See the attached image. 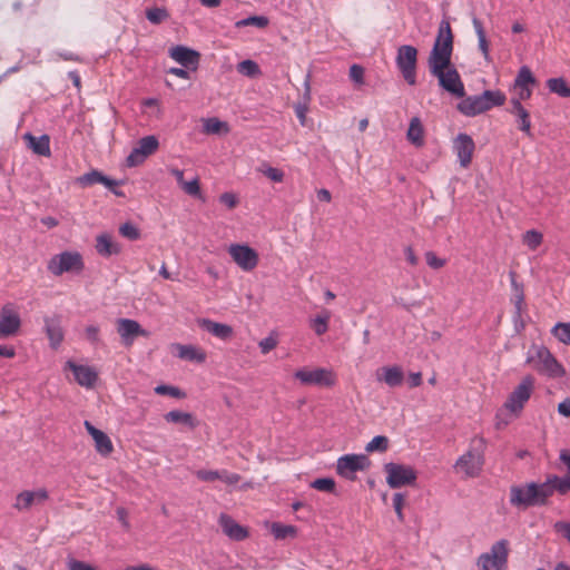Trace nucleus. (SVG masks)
<instances>
[{"label": "nucleus", "mask_w": 570, "mask_h": 570, "mask_svg": "<svg viewBox=\"0 0 570 570\" xmlns=\"http://www.w3.org/2000/svg\"><path fill=\"white\" fill-rule=\"evenodd\" d=\"M406 138L415 147H422L424 145V129L420 118L413 117L410 120Z\"/></svg>", "instance_id": "2f4dec72"}, {"label": "nucleus", "mask_w": 570, "mask_h": 570, "mask_svg": "<svg viewBox=\"0 0 570 570\" xmlns=\"http://www.w3.org/2000/svg\"><path fill=\"white\" fill-rule=\"evenodd\" d=\"M549 90L563 98H570V88L563 78H551L547 81Z\"/></svg>", "instance_id": "58836bf2"}, {"label": "nucleus", "mask_w": 570, "mask_h": 570, "mask_svg": "<svg viewBox=\"0 0 570 570\" xmlns=\"http://www.w3.org/2000/svg\"><path fill=\"white\" fill-rule=\"evenodd\" d=\"M174 347L177 350V356L181 360L204 363L207 358L205 351L194 345L175 344Z\"/></svg>", "instance_id": "cd10ccee"}, {"label": "nucleus", "mask_w": 570, "mask_h": 570, "mask_svg": "<svg viewBox=\"0 0 570 570\" xmlns=\"http://www.w3.org/2000/svg\"><path fill=\"white\" fill-rule=\"evenodd\" d=\"M488 109L500 107L505 102V95L500 90H484L480 94Z\"/></svg>", "instance_id": "e433bc0d"}, {"label": "nucleus", "mask_w": 570, "mask_h": 570, "mask_svg": "<svg viewBox=\"0 0 570 570\" xmlns=\"http://www.w3.org/2000/svg\"><path fill=\"white\" fill-rule=\"evenodd\" d=\"M48 271L55 276L68 272H80L83 268L82 256L77 252H62L50 258Z\"/></svg>", "instance_id": "423d86ee"}, {"label": "nucleus", "mask_w": 570, "mask_h": 570, "mask_svg": "<svg viewBox=\"0 0 570 570\" xmlns=\"http://www.w3.org/2000/svg\"><path fill=\"white\" fill-rule=\"evenodd\" d=\"M389 448V439L384 435L374 436L365 446L366 452H385Z\"/></svg>", "instance_id": "c03bdc74"}, {"label": "nucleus", "mask_w": 570, "mask_h": 570, "mask_svg": "<svg viewBox=\"0 0 570 570\" xmlns=\"http://www.w3.org/2000/svg\"><path fill=\"white\" fill-rule=\"evenodd\" d=\"M169 56L186 69L196 70L200 55L184 46H176L169 50Z\"/></svg>", "instance_id": "a211bd4d"}, {"label": "nucleus", "mask_w": 570, "mask_h": 570, "mask_svg": "<svg viewBox=\"0 0 570 570\" xmlns=\"http://www.w3.org/2000/svg\"><path fill=\"white\" fill-rule=\"evenodd\" d=\"M542 240L543 235L535 229L528 230L523 235L524 245H527L532 250L537 249L542 244Z\"/></svg>", "instance_id": "de8ad7c7"}, {"label": "nucleus", "mask_w": 570, "mask_h": 570, "mask_svg": "<svg viewBox=\"0 0 570 570\" xmlns=\"http://www.w3.org/2000/svg\"><path fill=\"white\" fill-rule=\"evenodd\" d=\"M527 363L532 364L533 368L539 374L548 377L559 379L566 373L564 367L558 362L552 353L542 345L533 347V353L527 357Z\"/></svg>", "instance_id": "f03ea898"}, {"label": "nucleus", "mask_w": 570, "mask_h": 570, "mask_svg": "<svg viewBox=\"0 0 570 570\" xmlns=\"http://www.w3.org/2000/svg\"><path fill=\"white\" fill-rule=\"evenodd\" d=\"M21 318L11 304H6L0 311V338H7L18 333Z\"/></svg>", "instance_id": "4468645a"}, {"label": "nucleus", "mask_w": 570, "mask_h": 570, "mask_svg": "<svg viewBox=\"0 0 570 570\" xmlns=\"http://www.w3.org/2000/svg\"><path fill=\"white\" fill-rule=\"evenodd\" d=\"M514 96L511 97L510 100H518V102H522L523 100H528L532 96V90L529 88H513Z\"/></svg>", "instance_id": "0e129e2a"}, {"label": "nucleus", "mask_w": 570, "mask_h": 570, "mask_svg": "<svg viewBox=\"0 0 570 570\" xmlns=\"http://www.w3.org/2000/svg\"><path fill=\"white\" fill-rule=\"evenodd\" d=\"M159 147L158 139L150 135L139 139L137 146L130 151L126 158L128 167L141 165L146 158L153 155Z\"/></svg>", "instance_id": "f8f14e48"}, {"label": "nucleus", "mask_w": 570, "mask_h": 570, "mask_svg": "<svg viewBox=\"0 0 570 570\" xmlns=\"http://www.w3.org/2000/svg\"><path fill=\"white\" fill-rule=\"evenodd\" d=\"M77 184L81 187L92 186L95 184H102L105 187L112 189L118 185V181L105 176L101 171L92 169L77 178Z\"/></svg>", "instance_id": "393cba45"}, {"label": "nucleus", "mask_w": 570, "mask_h": 570, "mask_svg": "<svg viewBox=\"0 0 570 570\" xmlns=\"http://www.w3.org/2000/svg\"><path fill=\"white\" fill-rule=\"evenodd\" d=\"M146 17L149 22L158 24L168 18V12L164 8H151L146 11Z\"/></svg>", "instance_id": "09e8293b"}, {"label": "nucleus", "mask_w": 570, "mask_h": 570, "mask_svg": "<svg viewBox=\"0 0 570 570\" xmlns=\"http://www.w3.org/2000/svg\"><path fill=\"white\" fill-rule=\"evenodd\" d=\"M509 112L515 117V121L518 122V128L527 136H531L530 114L522 106V104L518 102V100H510Z\"/></svg>", "instance_id": "b1692460"}, {"label": "nucleus", "mask_w": 570, "mask_h": 570, "mask_svg": "<svg viewBox=\"0 0 570 570\" xmlns=\"http://www.w3.org/2000/svg\"><path fill=\"white\" fill-rule=\"evenodd\" d=\"M83 425L95 441L96 451L104 456L109 455L114 450L110 438L105 432L94 426L89 421H85Z\"/></svg>", "instance_id": "aec40b11"}, {"label": "nucleus", "mask_w": 570, "mask_h": 570, "mask_svg": "<svg viewBox=\"0 0 570 570\" xmlns=\"http://www.w3.org/2000/svg\"><path fill=\"white\" fill-rule=\"evenodd\" d=\"M96 249L99 255L109 257L120 252V246L115 243L108 234H101L97 236Z\"/></svg>", "instance_id": "c756f323"}, {"label": "nucleus", "mask_w": 570, "mask_h": 570, "mask_svg": "<svg viewBox=\"0 0 570 570\" xmlns=\"http://www.w3.org/2000/svg\"><path fill=\"white\" fill-rule=\"evenodd\" d=\"M117 332L122 343L127 346L131 345L137 336H147L148 333L137 321L129 318H120L117 322Z\"/></svg>", "instance_id": "dca6fc26"}, {"label": "nucleus", "mask_w": 570, "mask_h": 570, "mask_svg": "<svg viewBox=\"0 0 570 570\" xmlns=\"http://www.w3.org/2000/svg\"><path fill=\"white\" fill-rule=\"evenodd\" d=\"M475 145L473 139L466 134H459L453 142V149L459 158L460 165L466 168L472 160Z\"/></svg>", "instance_id": "f3484780"}, {"label": "nucleus", "mask_w": 570, "mask_h": 570, "mask_svg": "<svg viewBox=\"0 0 570 570\" xmlns=\"http://www.w3.org/2000/svg\"><path fill=\"white\" fill-rule=\"evenodd\" d=\"M556 532L562 534L570 543V522L558 521L553 525Z\"/></svg>", "instance_id": "338daca9"}, {"label": "nucleus", "mask_w": 570, "mask_h": 570, "mask_svg": "<svg viewBox=\"0 0 570 570\" xmlns=\"http://www.w3.org/2000/svg\"><path fill=\"white\" fill-rule=\"evenodd\" d=\"M511 286H512V303L515 308V315L521 316L523 307H524V292H523V285L519 284L515 278V273L510 272L509 274Z\"/></svg>", "instance_id": "473e14b6"}, {"label": "nucleus", "mask_w": 570, "mask_h": 570, "mask_svg": "<svg viewBox=\"0 0 570 570\" xmlns=\"http://www.w3.org/2000/svg\"><path fill=\"white\" fill-rule=\"evenodd\" d=\"M350 77L354 82L358 85L363 83L364 69L358 65L351 66Z\"/></svg>", "instance_id": "69168bd1"}, {"label": "nucleus", "mask_w": 570, "mask_h": 570, "mask_svg": "<svg viewBox=\"0 0 570 570\" xmlns=\"http://www.w3.org/2000/svg\"><path fill=\"white\" fill-rule=\"evenodd\" d=\"M425 259L426 264L433 269H439L445 265V259L438 257L434 252H426Z\"/></svg>", "instance_id": "13d9d810"}, {"label": "nucleus", "mask_w": 570, "mask_h": 570, "mask_svg": "<svg viewBox=\"0 0 570 570\" xmlns=\"http://www.w3.org/2000/svg\"><path fill=\"white\" fill-rule=\"evenodd\" d=\"M395 62L404 80L410 86H414L416 83L417 49L411 45L399 47Z\"/></svg>", "instance_id": "39448f33"}, {"label": "nucleus", "mask_w": 570, "mask_h": 570, "mask_svg": "<svg viewBox=\"0 0 570 570\" xmlns=\"http://www.w3.org/2000/svg\"><path fill=\"white\" fill-rule=\"evenodd\" d=\"M552 480L554 483L556 492L560 494H567L568 492H570V474L563 478L553 474Z\"/></svg>", "instance_id": "3c124183"}, {"label": "nucleus", "mask_w": 570, "mask_h": 570, "mask_svg": "<svg viewBox=\"0 0 570 570\" xmlns=\"http://www.w3.org/2000/svg\"><path fill=\"white\" fill-rule=\"evenodd\" d=\"M472 23H473L474 31L478 36L479 49L481 50L484 58L488 60L490 57L489 42L485 37V31H484L483 24L478 18H473Z\"/></svg>", "instance_id": "4c0bfd02"}, {"label": "nucleus", "mask_w": 570, "mask_h": 570, "mask_svg": "<svg viewBox=\"0 0 570 570\" xmlns=\"http://www.w3.org/2000/svg\"><path fill=\"white\" fill-rule=\"evenodd\" d=\"M379 382H384L390 387H397L404 381V372L399 365L383 366L375 373Z\"/></svg>", "instance_id": "412c9836"}, {"label": "nucleus", "mask_w": 570, "mask_h": 570, "mask_svg": "<svg viewBox=\"0 0 570 570\" xmlns=\"http://www.w3.org/2000/svg\"><path fill=\"white\" fill-rule=\"evenodd\" d=\"M65 368L70 370L73 373L76 382L86 389L94 387L98 380V373L92 366L79 365L68 360L65 364Z\"/></svg>", "instance_id": "2eb2a0df"}, {"label": "nucleus", "mask_w": 570, "mask_h": 570, "mask_svg": "<svg viewBox=\"0 0 570 570\" xmlns=\"http://www.w3.org/2000/svg\"><path fill=\"white\" fill-rule=\"evenodd\" d=\"M276 345H277V340L272 335L263 338L258 344L261 352L263 354L269 353L272 350H274L276 347Z\"/></svg>", "instance_id": "680f3d73"}, {"label": "nucleus", "mask_w": 570, "mask_h": 570, "mask_svg": "<svg viewBox=\"0 0 570 570\" xmlns=\"http://www.w3.org/2000/svg\"><path fill=\"white\" fill-rule=\"evenodd\" d=\"M452 52V29L450 22L443 19L439 24L438 35L428 59L429 70L432 76L438 78L442 89L458 98H463L465 95L464 83L451 61Z\"/></svg>", "instance_id": "f257e3e1"}, {"label": "nucleus", "mask_w": 570, "mask_h": 570, "mask_svg": "<svg viewBox=\"0 0 570 570\" xmlns=\"http://www.w3.org/2000/svg\"><path fill=\"white\" fill-rule=\"evenodd\" d=\"M203 127H204V131L206 134H220L223 129L225 130V132L228 131L227 124L224 122V121H220L217 118H207V119H205L204 124H203Z\"/></svg>", "instance_id": "37998d69"}, {"label": "nucleus", "mask_w": 570, "mask_h": 570, "mask_svg": "<svg viewBox=\"0 0 570 570\" xmlns=\"http://www.w3.org/2000/svg\"><path fill=\"white\" fill-rule=\"evenodd\" d=\"M228 254L234 263L244 272H252L259 262L258 253L246 244H230Z\"/></svg>", "instance_id": "6e6552de"}, {"label": "nucleus", "mask_w": 570, "mask_h": 570, "mask_svg": "<svg viewBox=\"0 0 570 570\" xmlns=\"http://www.w3.org/2000/svg\"><path fill=\"white\" fill-rule=\"evenodd\" d=\"M45 328L52 348H57L63 341V331L59 318H45Z\"/></svg>", "instance_id": "c85d7f7f"}, {"label": "nucleus", "mask_w": 570, "mask_h": 570, "mask_svg": "<svg viewBox=\"0 0 570 570\" xmlns=\"http://www.w3.org/2000/svg\"><path fill=\"white\" fill-rule=\"evenodd\" d=\"M303 385H317V386H332L335 383V375L331 370L316 367V368H299L294 373Z\"/></svg>", "instance_id": "9d476101"}, {"label": "nucleus", "mask_w": 570, "mask_h": 570, "mask_svg": "<svg viewBox=\"0 0 570 570\" xmlns=\"http://www.w3.org/2000/svg\"><path fill=\"white\" fill-rule=\"evenodd\" d=\"M509 542L501 539L493 543L489 552L479 556L476 566L480 570H504L508 563Z\"/></svg>", "instance_id": "20e7f679"}, {"label": "nucleus", "mask_w": 570, "mask_h": 570, "mask_svg": "<svg viewBox=\"0 0 570 570\" xmlns=\"http://www.w3.org/2000/svg\"><path fill=\"white\" fill-rule=\"evenodd\" d=\"M303 86H304V94H303V97H302V101L297 102L294 106V109H295L296 117L299 120V124L302 126H305L306 125V115L308 112V106H309V102H311V99H312V96H311V73L309 72L305 76Z\"/></svg>", "instance_id": "a878e982"}, {"label": "nucleus", "mask_w": 570, "mask_h": 570, "mask_svg": "<svg viewBox=\"0 0 570 570\" xmlns=\"http://www.w3.org/2000/svg\"><path fill=\"white\" fill-rule=\"evenodd\" d=\"M219 202L227 206L229 209H233L238 204V198L234 193H224L219 196Z\"/></svg>", "instance_id": "e2e57ef3"}, {"label": "nucleus", "mask_w": 570, "mask_h": 570, "mask_svg": "<svg viewBox=\"0 0 570 570\" xmlns=\"http://www.w3.org/2000/svg\"><path fill=\"white\" fill-rule=\"evenodd\" d=\"M330 318L331 313L328 311H323L311 321V326L317 335L326 333Z\"/></svg>", "instance_id": "ea45409f"}, {"label": "nucleus", "mask_w": 570, "mask_h": 570, "mask_svg": "<svg viewBox=\"0 0 570 570\" xmlns=\"http://www.w3.org/2000/svg\"><path fill=\"white\" fill-rule=\"evenodd\" d=\"M183 190L190 196H199L200 195V186L198 178H193L189 181H185L181 186Z\"/></svg>", "instance_id": "5fc2aeb1"}, {"label": "nucleus", "mask_w": 570, "mask_h": 570, "mask_svg": "<svg viewBox=\"0 0 570 570\" xmlns=\"http://www.w3.org/2000/svg\"><path fill=\"white\" fill-rule=\"evenodd\" d=\"M155 392L159 395H169L173 397H180L183 396L181 391L178 387L170 386V385H158L155 387Z\"/></svg>", "instance_id": "864d4df0"}, {"label": "nucleus", "mask_w": 570, "mask_h": 570, "mask_svg": "<svg viewBox=\"0 0 570 570\" xmlns=\"http://www.w3.org/2000/svg\"><path fill=\"white\" fill-rule=\"evenodd\" d=\"M483 463L482 450L473 448L456 460L454 468L465 478H475L481 473Z\"/></svg>", "instance_id": "1a4fd4ad"}, {"label": "nucleus", "mask_w": 570, "mask_h": 570, "mask_svg": "<svg viewBox=\"0 0 570 570\" xmlns=\"http://www.w3.org/2000/svg\"><path fill=\"white\" fill-rule=\"evenodd\" d=\"M99 327L97 325H88L85 328L86 338L92 344L98 345L100 343Z\"/></svg>", "instance_id": "6e6d98bb"}, {"label": "nucleus", "mask_w": 570, "mask_h": 570, "mask_svg": "<svg viewBox=\"0 0 570 570\" xmlns=\"http://www.w3.org/2000/svg\"><path fill=\"white\" fill-rule=\"evenodd\" d=\"M237 71L247 77H256L261 73L258 65L250 60H243L237 65Z\"/></svg>", "instance_id": "a18cd8bd"}, {"label": "nucleus", "mask_w": 570, "mask_h": 570, "mask_svg": "<svg viewBox=\"0 0 570 570\" xmlns=\"http://www.w3.org/2000/svg\"><path fill=\"white\" fill-rule=\"evenodd\" d=\"M535 488L539 504H546L548 499L556 492L552 475H549L547 480L542 483H535Z\"/></svg>", "instance_id": "c9c22d12"}, {"label": "nucleus", "mask_w": 570, "mask_h": 570, "mask_svg": "<svg viewBox=\"0 0 570 570\" xmlns=\"http://www.w3.org/2000/svg\"><path fill=\"white\" fill-rule=\"evenodd\" d=\"M537 80L529 67L522 66L514 79L513 88H529L533 91Z\"/></svg>", "instance_id": "72a5a7b5"}, {"label": "nucleus", "mask_w": 570, "mask_h": 570, "mask_svg": "<svg viewBox=\"0 0 570 570\" xmlns=\"http://www.w3.org/2000/svg\"><path fill=\"white\" fill-rule=\"evenodd\" d=\"M119 233L121 236L135 240L139 237L138 228L131 223H125L119 227Z\"/></svg>", "instance_id": "603ef678"}, {"label": "nucleus", "mask_w": 570, "mask_h": 570, "mask_svg": "<svg viewBox=\"0 0 570 570\" xmlns=\"http://www.w3.org/2000/svg\"><path fill=\"white\" fill-rule=\"evenodd\" d=\"M311 487L322 492H333L335 489V481L332 478H320L311 483Z\"/></svg>", "instance_id": "8fccbe9b"}, {"label": "nucleus", "mask_w": 570, "mask_h": 570, "mask_svg": "<svg viewBox=\"0 0 570 570\" xmlns=\"http://www.w3.org/2000/svg\"><path fill=\"white\" fill-rule=\"evenodd\" d=\"M262 173L267 178H269L272 181H275V183H281L284 179V173L274 167H266L265 169H262Z\"/></svg>", "instance_id": "052dcab7"}, {"label": "nucleus", "mask_w": 570, "mask_h": 570, "mask_svg": "<svg viewBox=\"0 0 570 570\" xmlns=\"http://www.w3.org/2000/svg\"><path fill=\"white\" fill-rule=\"evenodd\" d=\"M368 465V459L364 454H345L338 458L336 472L346 480H355L356 473L363 471Z\"/></svg>", "instance_id": "9b49d317"}, {"label": "nucleus", "mask_w": 570, "mask_h": 570, "mask_svg": "<svg viewBox=\"0 0 570 570\" xmlns=\"http://www.w3.org/2000/svg\"><path fill=\"white\" fill-rule=\"evenodd\" d=\"M534 377L531 375H525L509 394L507 401L503 404V409L514 417L520 416L527 402L530 400L534 391Z\"/></svg>", "instance_id": "7ed1b4c3"}, {"label": "nucleus", "mask_w": 570, "mask_h": 570, "mask_svg": "<svg viewBox=\"0 0 570 570\" xmlns=\"http://www.w3.org/2000/svg\"><path fill=\"white\" fill-rule=\"evenodd\" d=\"M68 569L69 570H97L92 566H90L83 561H79V560H75V559H71L68 562Z\"/></svg>", "instance_id": "774afa93"}, {"label": "nucleus", "mask_w": 570, "mask_h": 570, "mask_svg": "<svg viewBox=\"0 0 570 570\" xmlns=\"http://www.w3.org/2000/svg\"><path fill=\"white\" fill-rule=\"evenodd\" d=\"M219 525L222 527L223 532L232 540L242 541L247 538V530L238 524L232 517L228 514L222 513L218 519Z\"/></svg>", "instance_id": "5701e85b"}, {"label": "nucleus", "mask_w": 570, "mask_h": 570, "mask_svg": "<svg viewBox=\"0 0 570 570\" xmlns=\"http://www.w3.org/2000/svg\"><path fill=\"white\" fill-rule=\"evenodd\" d=\"M271 531L275 539L284 540L288 537H294L296 534V528L293 525L282 524L278 522H274L271 527Z\"/></svg>", "instance_id": "a19ab883"}, {"label": "nucleus", "mask_w": 570, "mask_h": 570, "mask_svg": "<svg viewBox=\"0 0 570 570\" xmlns=\"http://www.w3.org/2000/svg\"><path fill=\"white\" fill-rule=\"evenodd\" d=\"M49 493L46 489H38L35 491H22L20 492L13 504L14 509L19 511L28 510L33 504H41L48 500Z\"/></svg>", "instance_id": "6ab92c4d"}, {"label": "nucleus", "mask_w": 570, "mask_h": 570, "mask_svg": "<svg viewBox=\"0 0 570 570\" xmlns=\"http://www.w3.org/2000/svg\"><path fill=\"white\" fill-rule=\"evenodd\" d=\"M384 471L386 473V482L392 489L412 485L417 478V473L412 466L401 463H386L384 464Z\"/></svg>", "instance_id": "0eeeda50"}, {"label": "nucleus", "mask_w": 570, "mask_h": 570, "mask_svg": "<svg viewBox=\"0 0 570 570\" xmlns=\"http://www.w3.org/2000/svg\"><path fill=\"white\" fill-rule=\"evenodd\" d=\"M24 139L28 140V145L35 154L46 157L50 156V139L47 135L36 137L31 134H26Z\"/></svg>", "instance_id": "7c9ffc66"}, {"label": "nucleus", "mask_w": 570, "mask_h": 570, "mask_svg": "<svg viewBox=\"0 0 570 570\" xmlns=\"http://www.w3.org/2000/svg\"><path fill=\"white\" fill-rule=\"evenodd\" d=\"M458 109L466 117H474L489 110L481 95L463 97L458 104Z\"/></svg>", "instance_id": "4be33fe9"}, {"label": "nucleus", "mask_w": 570, "mask_h": 570, "mask_svg": "<svg viewBox=\"0 0 570 570\" xmlns=\"http://www.w3.org/2000/svg\"><path fill=\"white\" fill-rule=\"evenodd\" d=\"M510 503L518 508L540 505L535 482L512 487L510 490Z\"/></svg>", "instance_id": "ddd939ff"}, {"label": "nucleus", "mask_w": 570, "mask_h": 570, "mask_svg": "<svg viewBox=\"0 0 570 570\" xmlns=\"http://www.w3.org/2000/svg\"><path fill=\"white\" fill-rule=\"evenodd\" d=\"M552 335L566 345H570V323H557L552 330Z\"/></svg>", "instance_id": "79ce46f5"}, {"label": "nucleus", "mask_w": 570, "mask_h": 570, "mask_svg": "<svg viewBox=\"0 0 570 570\" xmlns=\"http://www.w3.org/2000/svg\"><path fill=\"white\" fill-rule=\"evenodd\" d=\"M195 474L200 481L213 482L218 480L219 470H198Z\"/></svg>", "instance_id": "4d7b16f0"}, {"label": "nucleus", "mask_w": 570, "mask_h": 570, "mask_svg": "<svg viewBox=\"0 0 570 570\" xmlns=\"http://www.w3.org/2000/svg\"><path fill=\"white\" fill-rule=\"evenodd\" d=\"M198 325L206 332L210 333L217 338L227 340L233 335L232 326L223 323L214 322L209 318L198 320Z\"/></svg>", "instance_id": "bb28decb"}, {"label": "nucleus", "mask_w": 570, "mask_h": 570, "mask_svg": "<svg viewBox=\"0 0 570 570\" xmlns=\"http://www.w3.org/2000/svg\"><path fill=\"white\" fill-rule=\"evenodd\" d=\"M165 420L170 423H180L194 429L197 424L190 413L173 410L165 414Z\"/></svg>", "instance_id": "f704fd0d"}, {"label": "nucleus", "mask_w": 570, "mask_h": 570, "mask_svg": "<svg viewBox=\"0 0 570 570\" xmlns=\"http://www.w3.org/2000/svg\"><path fill=\"white\" fill-rule=\"evenodd\" d=\"M268 24V19L264 16H252L245 19L238 20L235 23L236 28H243L247 26H255L257 28H265Z\"/></svg>", "instance_id": "49530a36"}, {"label": "nucleus", "mask_w": 570, "mask_h": 570, "mask_svg": "<svg viewBox=\"0 0 570 570\" xmlns=\"http://www.w3.org/2000/svg\"><path fill=\"white\" fill-rule=\"evenodd\" d=\"M218 480L226 484L234 485L240 480V475L237 473L229 472L227 470H219Z\"/></svg>", "instance_id": "bf43d9fd"}]
</instances>
